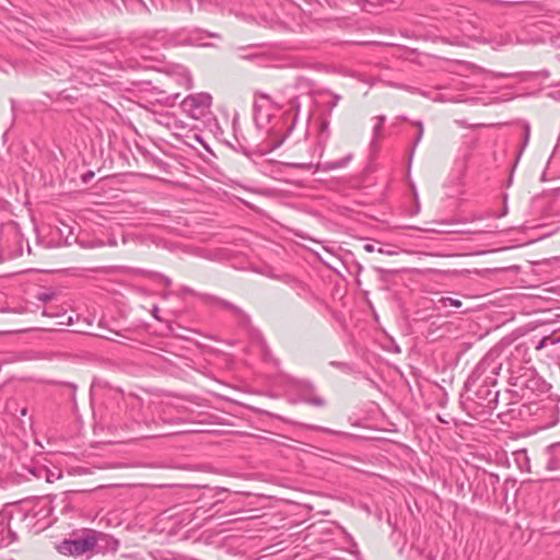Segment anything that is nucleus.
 Listing matches in <instances>:
<instances>
[{
  "mask_svg": "<svg viewBox=\"0 0 560 560\" xmlns=\"http://www.w3.org/2000/svg\"><path fill=\"white\" fill-rule=\"evenodd\" d=\"M442 302H443L444 306H447V305L455 306V307H460L462 306V301L455 300V299H452V298L443 299Z\"/></svg>",
  "mask_w": 560,
  "mask_h": 560,
  "instance_id": "nucleus-22",
  "label": "nucleus"
},
{
  "mask_svg": "<svg viewBox=\"0 0 560 560\" xmlns=\"http://www.w3.org/2000/svg\"><path fill=\"white\" fill-rule=\"evenodd\" d=\"M34 476H36L37 478H42L44 477L45 478V475L43 472H39V467L35 468V469H31L30 470Z\"/></svg>",
  "mask_w": 560,
  "mask_h": 560,
  "instance_id": "nucleus-31",
  "label": "nucleus"
},
{
  "mask_svg": "<svg viewBox=\"0 0 560 560\" xmlns=\"http://www.w3.org/2000/svg\"><path fill=\"white\" fill-rule=\"evenodd\" d=\"M331 365L345 371V372H349V371H352V366L349 364V363H346V362H331L330 363Z\"/></svg>",
  "mask_w": 560,
  "mask_h": 560,
  "instance_id": "nucleus-23",
  "label": "nucleus"
},
{
  "mask_svg": "<svg viewBox=\"0 0 560 560\" xmlns=\"http://www.w3.org/2000/svg\"><path fill=\"white\" fill-rule=\"evenodd\" d=\"M70 386H71V388H72L73 390H75V389H77V385H74V384H70Z\"/></svg>",
  "mask_w": 560,
  "mask_h": 560,
  "instance_id": "nucleus-38",
  "label": "nucleus"
},
{
  "mask_svg": "<svg viewBox=\"0 0 560 560\" xmlns=\"http://www.w3.org/2000/svg\"><path fill=\"white\" fill-rule=\"evenodd\" d=\"M495 385H488L483 383H478L472 390H466L467 393H471L477 399V404L481 406L485 411L491 413L497 407L499 402V390H493L492 387Z\"/></svg>",
  "mask_w": 560,
  "mask_h": 560,
  "instance_id": "nucleus-5",
  "label": "nucleus"
},
{
  "mask_svg": "<svg viewBox=\"0 0 560 560\" xmlns=\"http://www.w3.org/2000/svg\"><path fill=\"white\" fill-rule=\"evenodd\" d=\"M528 139H529V126L526 125L525 127V139H524V144H526L528 142Z\"/></svg>",
  "mask_w": 560,
  "mask_h": 560,
  "instance_id": "nucleus-33",
  "label": "nucleus"
},
{
  "mask_svg": "<svg viewBox=\"0 0 560 560\" xmlns=\"http://www.w3.org/2000/svg\"><path fill=\"white\" fill-rule=\"evenodd\" d=\"M200 511H201V509L187 508L177 513L170 515L168 517L171 520H174L175 524L184 527V526L191 524L198 517L197 514Z\"/></svg>",
  "mask_w": 560,
  "mask_h": 560,
  "instance_id": "nucleus-10",
  "label": "nucleus"
},
{
  "mask_svg": "<svg viewBox=\"0 0 560 560\" xmlns=\"http://www.w3.org/2000/svg\"><path fill=\"white\" fill-rule=\"evenodd\" d=\"M539 380L533 376V373H524L521 376H517L514 385L518 386L521 389H529L534 390L536 386H538Z\"/></svg>",
  "mask_w": 560,
  "mask_h": 560,
  "instance_id": "nucleus-13",
  "label": "nucleus"
},
{
  "mask_svg": "<svg viewBox=\"0 0 560 560\" xmlns=\"http://www.w3.org/2000/svg\"><path fill=\"white\" fill-rule=\"evenodd\" d=\"M158 277L162 280V282L164 283L165 287H171L172 285V279L168 278L167 276H164V275H158Z\"/></svg>",
  "mask_w": 560,
  "mask_h": 560,
  "instance_id": "nucleus-27",
  "label": "nucleus"
},
{
  "mask_svg": "<svg viewBox=\"0 0 560 560\" xmlns=\"http://www.w3.org/2000/svg\"><path fill=\"white\" fill-rule=\"evenodd\" d=\"M93 172H89L82 176L83 182L86 183L89 178L93 177Z\"/></svg>",
  "mask_w": 560,
  "mask_h": 560,
  "instance_id": "nucleus-34",
  "label": "nucleus"
},
{
  "mask_svg": "<svg viewBox=\"0 0 560 560\" xmlns=\"http://www.w3.org/2000/svg\"><path fill=\"white\" fill-rule=\"evenodd\" d=\"M152 315L155 319L160 320V316H159V307L158 306H153L152 308Z\"/></svg>",
  "mask_w": 560,
  "mask_h": 560,
  "instance_id": "nucleus-32",
  "label": "nucleus"
},
{
  "mask_svg": "<svg viewBox=\"0 0 560 560\" xmlns=\"http://www.w3.org/2000/svg\"><path fill=\"white\" fill-rule=\"evenodd\" d=\"M328 131V124L327 122H323L322 124V132H326Z\"/></svg>",
  "mask_w": 560,
  "mask_h": 560,
  "instance_id": "nucleus-37",
  "label": "nucleus"
},
{
  "mask_svg": "<svg viewBox=\"0 0 560 560\" xmlns=\"http://www.w3.org/2000/svg\"><path fill=\"white\" fill-rule=\"evenodd\" d=\"M548 339V345H557L560 342V330L553 331L552 334L545 336Z\"/></svg>",
  "mask_w": 560,
  "mask_h": 560,
  "instance_id": "nucleus-20",
  "label": "nucleus"
},
{
  "mask_svg": "<svg viewBox=\"0 0 560 560\" xmlns=\"http://www.w3.org/2000/svg\"><path fill=\"white\" fill-rule=\"evenodd\" d=\"M95 540L92 539V528H83L80 533H73L71 538L60 541L56 549L60 555L68 557L93 556Z\"/></svg>",
  "mask_w": 560,
  "mask_h": 560,
  "instance_id": "nucleus-2",
  "label": "nucleus"
},
{
  "mask_svg": "<svg viewBox=\"0 0 560 560\" xmlns=\"http://www.w3.org/2000/svg\"><path fill=\"white\" fill-rule=\"evenodd\" d=\"M377 124L373 127V142L377 141V138L381 135L383 124L386 120V117L384 115H380L376 117Z\"/></svg>",
  "mask_w": 560,
  "mask_h": 560,
  "instance_id": "nucleus-19",
  "label": "nucleus"
},
{
  "mask_svg": "<svg viewBox=\"0 0 560 560\" xmlns=\"http://www.w3.org/2000/svg\"><path fill=\"white\" fill-rule=\"evenodd\" d=\"M238 57L241 59L249 60V61H253V60H256V59H261V56L258 55V54H238Z\"/></svg>",
  "mask_w": 560,
  "mask_h": 560,
  "instance_id": "nucleus-24",
  "label": "nucleus"
},
{
  "mask_svg": "<svg viewBox=\"0 0 560 560\" xmlns=\"http://www.w3.org/2000/svg\"><path fill=\"white\" fill-rule=\"evenodd\" d=\"M287 90H288V96H289V98H288L289 109L288 110L293 112L294 118H295L300 110L301 102H300V96L296 95L294 92L298 90H303V91H305V93H310L311 86L306 80H299L294 86L288 88Z\"/></svg>",
  "mask_w": 560,
  "mask_h": 560,
  "instance_id": "nucleus-7",
  "label": "nucleus"
},
{
  "mask_svg": "<svg viewBox=\"0 0 560 560\" xmlns=\"http://www.w3.org/2000/svg\"><path fill=\"white\" fill-rule=\"evenodd\" d=\"M330 94L332 96V101L327 103V105H326V108L329 113L337 106L338 102L341 98L340 95H338V94H334V93H330Z\"/></svg>",
  "mask_w": 560,
  "mask_h": 560,
  "instance_id": "nucleus-21",
  "label": "nucleus"
},
{
  "mask_svg": "<svg viewBox=\"0 0 560 560\" xmlns=\"http://www.w3.org/2000/svg\"><path fill=\"white\" fill-rule=\"evenodd\" d=\"M302 427L306 428L307 430H313L317 432H323L331 435H338V436H351V434L342 432V431H336L329 428L316 425V424H302Z\"/></svg>",
  "mask_w": 560,
  "mask_h": 560,
  "instance_id": "nucleus-16",
  "label": "nucleus"
},
{
  "mask_svg": "<svg viewBox=\"0 0 560 560\" xmlns=\"http://www.w3.org/2000/svg\"><path fill=\"white\" fill-rule=\"evenodd\" d=\"M92 539L95 540L93 547V555L98 552L116 551L119 547V541L113 536L92 529Z\"/></svg>",
  "mask_w": 560,
  "mask_h": 560,
  "instance_id": "nucleus-6",
  "label": "nucleus"
},
{
  "mask_svg": "<svg viewBox=\"0 0 560 560\" xmlns=\"http://www.w3.org/2000/svg\"><path fill=\"white\" fill-rule=\"evenodd\" d=\"M557 47L560 49V43L557 45Z\"/></svg>",
  "mask_w": 560,
  "mask_h": 560,
  "instance_id": "nucleus-39",
  "label": "nucleus"
},
{
  "mask_svg": "<svg viewBox=\"0 0 560 560\" xmlns=\"http://www.w3.org/2000/svg\"><path fill=\"white\" fill-rule=\"evenodd\" d=\"M186 82H187V88L190 89L192 86V79L189 74L186 75Z\"/></svg>",
  "mask_w": 560,
  "mask_h": 560,
  "instance_id": "nucleus-35",
  "label": "nucleus"
},
{
  "mask_svg": "<svg viewBox=\"0 0 560 560\" xmlns=\"http://www.w3.org/2000/svg\"><path fill=\"white\" fill-rule=\"evenodd\" d=\"M363 248H364V250H365L366 253H373V252H375V250L377 252V248H375V246H374L373 244H370V243L365 244V245L363 246Z\"/></svg>",
  "mask_w": 560,
  "mask_h": 560,
  "instance_id": "nucleus-30",
  "label": "nucleus"
},
{
  "mask_svg": "<svg viewBox=\"0 0 560 560\" xmlns=\"http://www.w3.org/2000/svg\"><path fill=\"white\" fill-rule=\"evenodd\" d=\"M352 158H353L352 153H349L345 158H342V159H340L338 161L324 162L319 166H317V168H320L324 172H328V171H332V170H337V168H342V167H346L349 164V162L352 160Z\"/></svg>",
  "mask_w": 560,
  "mask_h": 560,
  "instance_id": "nucleus-14",
  "label": "nucleus"
},
{
  "mask_svg": "<svg viewBox=\"0 0 560 560\" xmlns=\"http://www.w3.org/2000/svg\"><path fill=\"white\" fill-rule=\"evenodd\" d=\"M202 299L205 300L206 303H208L210 305L218 306L220 308H224V310L231 312L236 317H240V318L246 317V314L243 312V310L241 307H238L237 305L233 304L232 302H230L228 300L221 299L215 295H209V294L203 295Z\"/></svg>",
  "mask_w": 560,
  "mask_h": 560,
  "instance_id": "nucleus-8",
  "label": "nucleus"
},
{
  "mask_svg": "<svg viewBox=\"0 0 560 560\" xmlns=\"http://www.w3.org/2000/svg\"><path fill=\"white\" fill-rule=\"evenodd\" d=\"M18 539V535L9 526L0 524V548L8 547Z\"/></svg>",
  "mask_w": 560,
  "mask_h": 560,
  "instance_id": "nucleus-15",
  "label": "nucleus"
},
{
  "mask_svg": "<svg viewBox=\"0 0 560 560\" xmlns=\"http://www.w3.org/2000/svg\"><path fill=\"white\" fill-rule=\"evenodd\" d=\"M301 388L303 390V394L301 397V400L303 402L315 406V407H319V408L326 406V400L323 397L313 394V392L315 389L313 383H311L308 381H304L301 384Z\"/></svg>",
  "mask_w": 560,
  "mask_h": 560,
  "instance_id": "nucleus-9",
  "label": "nucleus"
},
{
  "mask_svg": "<svg viewBox=\"0 0 560 560\" xmlns=\"http://www.w3.org/2000/svg\"><path fill=\"white\" fill-rule=\"evenodd\" d=\"M195 138L207 149L209 150V147L203 142V140L198 136L196 135Z\"/></svg>",
  "mask_w": 560,
  "mask_h": 560,
  "instance_id": "nucleus-36",
  "label": "nucleus"
},
{
  "mask_svg": "<svg viewBox=\"0 0 560 560\" xmlns=\"http://www.w3.org/2000/svg\"><path fill=\"white\" fill-rule=\"evenodd\" d=\"M377 253L388 255V256H393V255L397 254V252H395V250L385 249L383 247L377 248Z\"/></svg>",
  "mask_w": 560,
  "mask_h": 560,
  "instance_id": "nucleus-29",
  "label": "nucleus"
},
{
  "mask_svg": "<svg viewBox=\"0 0 560 560\" xmlns=\"http://www.w3.org/2000/svg\"><path fill=\"white\" fill-rule=\"evenodd\" d=\"M546 468L548 470L560 469V442L549 445L546 448Z\"/></svg>",
  "mask_w": 560,
  "mask_h": 560,
  "instance_id": "nucleus-11",
  "label": "nucleus"
},
{
  "mask_svg": "<svg viewBox=\"0 0 560 560\" xmlns=\"http://www.w3.org/2000/svg\"><path fill=\"white\" fill-rule=\"evenodd\" d=\"M502 369L499 357L492 352L487 353L475 366L465 382V389L472 390L478 383L497 385V377Z\"/></svg>",
  "mask_w": 560,
  "mask_h": 560,
  "instance_id": "nucleus-1",
  "label": "nucleus"
},
{
  "mask_svg": "<svg viewBox=\"0 0 560 560\" xmlns=\"http://www.w3.org/2000/svg\"><path fill=\"white\" fill-rule=\"evenodd\" d=\"M39 472H43L45 475V479L47 482H54L55 480H58L62 477V474L60 471L54 472L48 470L46 467H39Z\"/></svg>",
  "mask_w": 560,
  "mask_h": 560,
  "instance_id": "nucleus-18",
  "label": "nucleus"
},
{
  "mask_svg": "<svg viewBox=\"0 0 560 560\" xmlns=\"http://www.w3.org/2000/svg\"><path fill=\"white\" fill-rule=\"evenodd\" d=\"M212 37L219 38L217 33H210L202 30H179L171 35L170 43L174 46H208L203 39Z\"/></svg>",
  "mask_w": 560,
  "mask_h": 560,
  "instance_id": "nucleus-4",
  "label": "nucleus"
},
{
  "mask_svg": "<svg viewBox=\"0 0 560 560\" xmlns=\"http://www.w3.org/2000/svg\"><path fill=\"white\" fill-rule=\"evenodd\" d=\"M415 125H416V126H417V128H418V132H417V137H416V139H415V141H413V145H412V148H411V150H410L409 164L411 163L412 156H413L415 151H416V147H417V145L419 144V142L421 141L422 136H423V131H424L422 121H416V124H415Z\"/></svg>",
  "mask_w": 560,
  "mask_h": 560,
  "instance_id": "nucleus-17",
  "label": "nucleus"
},
{
  "mask_svg": "<svg viewBox=\"0 0 560 560\" xmlns=\"http://www.w3.org/2000/svg\"><path fill=\"white\" fill-rule=\"evenodd\" d=\"M54 295V293L43 292L37 295V299L42 302H48L52 300Z\"/></svg>",
  "mask_w": 560,
  "mask_h": 560,
  "instance_id": "nucleus-25",
  "label": "nucleus"
},
{
  "mask_svg": "<svg viewBox=\"0 0 560 560\" xmlns=\"http://www.w3.org/2000/svg\"><path fill=\"white\" fill-rule=\"evenodd\" d=\"M294 166L296 168H301V170H311L313 168V163H298V164H294Z\"/></svg>",
  "mask_w": 560,
  "mask_h": 560,
  "instance_id": "nucleus-28",
  "label": "nucleus"
},
{
  "mask_svg": "<svg viewBox=\"0 0 560 560\" xmlns=\"http://www.w3.org/2000/svg\"><path fill=\"white\" fill-rule=\"evenodd\" d=\"M233 131L237 144L236 150L243 152L246 155L255 151L254 145L241 133V131L236 127L235 120L233 121Z\"/></svg>",
  "mask_w": 560,
  "mask_h": 560,
  "instance_id": "nucleus-12",
  "label": "nucleus"
},
{
  "mask_svg": "<svg viewBox=\"0 0 560 560\" xmlns=\"http://www.w3.org/2000/svg\"><path fill=\"white\" fill-rule=\"evenodd\" d=\"M547 346H548V339H547V338H545V337H542V338L537 342V345L535 346V349H536L537 351H539V350L544 349V348H545V347H547Z\"/></svg>",
  "mask_w": 560,
  "mask_h": 560,
  "instance_id": "nucleus-26",
  "label": "nucleus"
},
{
  "mask_svg": "<svg viewBox=\"0 0 560 560\" xmlns=\"http://www.w3.org/2000/svg\"><path fill=\"white\" fill-rule=\"evenodd\" d=\"M212 96L209 93H196L180 102L183 112L195 120L209 121L214 119L211 113Z\"/></svg>",
  "mask_w": 560,
  "mask_h": 560,
  "instance_id": "nucleus-3",
  "label": "nucleus"
}]
</instances>
